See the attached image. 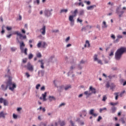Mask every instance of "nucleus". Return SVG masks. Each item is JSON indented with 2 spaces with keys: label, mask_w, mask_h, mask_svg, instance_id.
Instances as JSON below:
<instances>
[{
  "label": "nucleus",
  "mask_w": 126,
  "mask_h": 126,
  "mask_svg": "<svg viewBox=\"0 0 126 126\" xmlns=\"http://www.w3.org/2000/svg\"><path fill=\"white\" fill-rule=\"evenodd\" d=\"M85 2L87 3L88 5H89L91 3V2L90 1H85Z\"/></svg>",
  "instance_id": "5fc2aeb1"
},
{
  "label": "nucleus",
  "mask_w": 126,
  "mask_h": 126,
  "mask_svg": "<svg viewBox=\"0 0 126 126\" xmlns=\"http://www.w3.org/2000/svg\"><path fill=\"white\" fill-rule=\"evenodd\" d=\"M120 7H118L116 9V13L117 14H118L119 16H122L123 14H124L125 11L123 10H120Z\"/></svg>",
  "instance_id": "423d86ee"
},
{
  "label": "nucleus",
  "mask_w": 126,
  "mask_h": 126,
  "mask_svg": "<svg viewBox=\"0 0 126 126\" xmlns=\"http://www.w3.org/2000/svg\"><path fill=\"white\" fill-rule=\"evenodd\" d=\"M34 3H36L37 5L40 4V0H36L34 1Z\"/></svg>",
  "instance_id": "c9c22d12"
},
{
  "label": "nucleus",
  "mask_w": 126,
  "mask_h": 126,
  "mask_svg": "<svg viewBox=\"0 0 126 126\" xmlns=\"http://www.w3.org/2000/svg\"><path fill=\"white\" fill-rule=\"evenodd\" d=\"M40 32L42 35H45L46 34V26H43V27L40 30Z\"/></svg>",
  "instance_id": "1a4fd4ad"
},
{
  "label": "nucleus",
  "mask_w": 126,
  "mask_h": 126,
  "mask_svg": "<svg viewBox=\"0 0 126 126\" xmlns=\"http://www.w3.org/2000/svg\"><path fill=\"white\" fill-rule=\"evenodd\" d=\"M77 21H78V22H80V23H81V22H82L83 21L81 19L78 18Z\"/></svg>",
  "instance_id": "bf43d9fd"
},
{
  "label": "nucleus",
  "mask_w": 126,
  "mask_h": 126,
  "mask_svg": "<svg viewBox=\"0 0 126 126\" xmlns=\"http://www.w3.org/2000/svg\"><path fill=\"white\" fill-rule=\"evenodd\" d=\"M6 30H7L8 31H10V30H12V27H6Z\"/></svg>",
  "instance_id": "72a5a7b5"
},
{
  "label": "nucleus",
  "mask_w": 126,
  "mask_h": 126,
  "mask_svg": "<svg viewBox=\"0 0 126 126\" xmlns=\"http://www.w3.org/2000/svg\"><path fill=\"white\" fill-rule=\"evenodd\" d=\"M41 46H42V42H39L38 44H37V47L38 48H41Z\"/></svg>",
  "instance_id": "58836bf2"
},
{
  "label": "nucleus",
  "mask_w": 126,
  "mask_h": 126,
  "mask_svg": "<svg viewBox=\"0 0 126 126\" xmlns=\"http://www.w3.org/2000/svg\"><path fill=\"white\" fill-rule=\"evenodd\" d=\"M78 68L80 69V70H81L82 69V66L81 65H80V64H79L78 65Z\"/></svg>",
  "instance_id": "774afa93"
},
{
  "label": "nucleus",
  "mask_w": 126,
  "mask_h": 126,
  "mask_svg": "<svg viewBox=\"0 0 126 126\" xmlns=\"http://www.w3.org/2000/svg\"><path fill=\"white\" fill-rule=\"evenodd\" d=\"M0 103H3L4 106H7L8 104V101L2 97L0 98Z\"/></svg>",
  "instance_id": "0eeeda50"
},
{
  "label": "nucleus",
  "mask_w": 126,
  "mask_h": 126,
  "mask_svg": "<svg viewBox=\"0 0 126 126\" xmlns=\"http://www.w3.org/2000/svg\"><path fill=\"white\" fill-rule=\"evenodd\" d=\"M36 57L38 58H42V54H41V53H38L36 54Z\"/></svg>",
  "instance_id": "2f4dec72"
},
{
  "label": "nucleus",
  "mask_w": 126,
  "mask_h": 126,
  "mask_svg": "<svg viewBox=\"0 0 126 126\" xmlns=\"http://www.w3.org/2000/svg\"><path fill=\"white\" fill-rule=\"evenodd\" d=\"M38 63H41V68L42 69H44V62H43V60H39Z\"/></svg>",
  "instance_id": "f3484780"
},
{
  "label": "nucleus",
  "mask_w": 126,
  "mask_h": 126,
  "mask_svg": "<svg viewBox=\"0 0 126 126\" xmlns=\"http://www.w3.org/2000/svg\"><path fill=\"white\" fill-rule=\"evenodd\" d=\"M26 76H27V78L30 77V74L28 72L26 73Z\"/></svg>",
  "instance_id": "864d4df0"
},
{
  "label": "nucleus",
  "mask_w": 126,
  "mask_h": 126,
  "mask_svg": "<svg viewBox=\"0 0 126 126\" xmlns=\"http://www.w3.org/2000/svg\"><path fill=\"white\" fill-rule=\"evenodd\" d=\"M94 109H91L90 111V114L92 115L94 113Z\"/></svg>",
  "instance_id": "37998d69"
},
{
  "label": "nucleus",
  "mask_w": 126,
  "mask_h": 126,
  "mask_svg": "<svg viewBox=\"0 0 126 126\" xmlns=\"http://www.w3.org/2000/svg\"><path fill=\"white\" fill-rule=\"evenodd\" d=\"M126 53V48L121 47L118 49L115 53V59L117 61H119L122 56V55Z\"/></svg>",
  "instance_id": "f03ea898"
},
{
  "label": "nucleus",
  "mask_w": 126,
  "mask_h": 126,
  "mask_svg": "<svg viewBox=\"0 0 126 126\" xmlns=\"http://www.w3.org/2000/svg\"><path fill=\"white\" fill-rule=\"evenodd\" d=\"M69 39H70V37H69V36L67 37L66 38V39H65V42H66V43H67L68 41L69 40Z\"/></svg>",
  "instance_id": "6e6d98bb"
},
{
  "label": "nucleus",
  "mask_w": 126,
  "mask_h": 126,
  "mask_svg": "<svg viewBox=\"0 0 126 126\" xmlns=\"http://www.w3.org/2000/svg\"><path fill=\"white\" fill-rule=\"evenodd\" d=\"M7 115V113H4L3 111H1V112H0V118H3L4 119L5 118V116H6Z\"/></svg>",
  "instance_id": "4468645a"
},
{
  "label": "nucleus",
  "mask_w": 126,
  "mask_h": 126,
  "mask_svg": "<svg viewBox=\"0 0 126 126\" xmlns=\"http://www.w3.org/2000/svg\"><path fill=\"white\" fill-rule=\"evenodd\" d=\"M67 9H62L60 11V13H66L67 12Z\"/></svg>",
  "instance_id": "5701e85b"
},
{
  "label": "nucleus",
  "mask_w": 126,
  "mask_h": 126,
  "mask_svg": "<svg viewBox=\"0 0 126 126\" xmlns=\"http://www.w3.org/2000/svg\"><path fill=\"white\" fill-rule=\"evenodd\" d=\"M53 33H58L59 32L58 30H55L52 31Z\"/></svg>",
  "instance_id": "603ef678"
},
{
  "label": "nucleus",
  "mask_w": 126,
  "mask_h": 126,
  "mask_svg": "<svg viewBox=\"0 0 126 126\" xmlns=\"http://www.w3.org/2000/svg\"><path fill=\"white\" fill-rule=\"evenodd\" d=\"M108 27L105 21H103L102 24V28H107V27Z\"/></svg>",
  "instance_id": "412c9836"
},
{
  "label": "nucleus",
  "mask_w": 126,
  "mask_h": 126,
  "mask_svg": "<svg viewBox=\"0 0 126 126\" xmlns=\"http://www.w3.org/2000/svg\"><path fill=\"white\" fill-rule=\"evenodd\" d=\"M117 38H118V39H121V38H123V36L119 34V35H117Z\"/></svg>",
  "instance_id": "3c124183"
},
{
  "label": "nucleus",
  "mask_w": 126,
  "mask_h": 126,
  "mask_svg": "<svg viewBox=\"0 0 126 126\" xmlns=\"http://www.w3.org/2000/svg\"><path fill=\"white\" fill-rule=\"evenodd\" d=\"M28 49L27 48H25V50H23V53L26 55H27V51Z\"/></svg>",
  "instance_id": "79ce46f5"
},
{
  "label": "nucleus",
  "mask_w": 126,
  "mask_h": 126,
  "mask_svg": "<svg viewBox=\"0 0 126 126\" xmlns=\"http://www.w3.org/2000/svg\"><path fill=\"white\" fill-rule=\"evenodd\" d=\"M11 36H12V34H9V35H7L6 36V37H7L8 38H10V37H11Z\"/></svg>",
  "instance_id": "0e129e2a"
},
{
  "label": "nucleus",
  "mask_w": 126,
  "mask_h": 126,
  "mask_svg": "<svg viewBox=\"0 0 126 126\" xmlns=\"http://www.w3.org/2000/svg\"><path fill=\"white\" fill-rule=\"evenodd\" d=\"M6 86L4 85H1V88L2 90L6 91L8 88L9 90L11 91H14V89L16 88V85L15 83H13L12 78L9 77L8 80L6 82Z\"/></svg>",
  "instance_id": "f257e3e1"
},
{
  "label": "nucleus",
  "mask_w": 126,
  "mask_h": 126,
  "mask_svg": "<svg viewBox=\"0 0 126 126\" xmlns=\"http://www.w3.org/2000/svg\"><path fill=\"white\" fill-rule=\"evenodd\" d=\"M52 11H53V9H46L44 10V14L45 16H51L52 15Z\"/></svg>",
  "instance_id": "20e7f679"
},
{
  "label": "nucleus",
  "mask_w": 126,
  "mask_h": 126,
  "mask_svg": "<svg viewBox=\"0 0 126 126\" xmlns=\"http://www.w3.org/2000/svg\"><path fill=\"white\" fill-rule=\"evenodd\" d=\"M1 34H3L5 33V30H4V26L2 27V31L0 32Z\"/></svg>",
  "instance_id": "4c0bfd02"
},
{
  "label": "nucleus",
  "mask_w": 126,
  "mask_h": 126,
  "mask_svg": "<svg viewBox=\"0 0 126 126\" xmlns=\"http://www.w3.org/2000/svg\"><path fill=\"white\" fill-rule=\"evenodd\" d=\"M115 88V85L113 84L112 83L111 85H110V88L111 90H113V89H114Z\"/></svg>",
  "instance_id": "473e14b6"
},
{
  "label": "nucleus",
  "mask_w": 126,
  "mask_h": 126,
  "mask_svg": "<svg viewBox=\"0 0 126 126\" xmlns=\"http://www.w3.org/2000/svg\"><path fill=\"white\" fill-rule=\"evenodd\" d=\"M82 114L84 116V117H86V115H87V112H86V110H83L82 111Z\"/></svg>",
  "instance_id": "c756f323"
},
{
  "label": "nucleus",
  "mask_w": 126,
  "mask_h": 126,
  "mask_svg": "<svg viewBox=\"0 0 126 126\" xmlns=\"http://www.w3.org/2000/svg\"><path fill=\"white\" fill-rule=\"evenodd\" d=\"M11 50L12 52H15L17 50V48L15 47H11Z\"/></svg>",
  "instance_id": "e433bc0d"
},
{
  "label": "nucleus",
  "mask_w": 126,
  "mask_h": 126,
  "mask_svg": "<svg viewBox=\"0 0 126 126\" xmlns=\"http://www.w3.org/2000/svg\"><path fill=\"white\" fill-rule=\"evenodd\" d=\"M93 116L96 117L97 116L98 114L96 113H94L93 115H92Z\"/></svg>",
  "instance_id": "e2e57ef3"
},
{
  "label": "nucleus",
  "mask_w": 126,
  "mask_h": 126,
  "mask_svg": "<svg viewBox=\"0 0 126 126\" xmlns=\"http://www.w3.org/2000/svg\"><path fill=\"white\" fill-rule=\"evenodd\" d=\"M71 13H72V15H69V16H76L77 13H78V9H76L74 11H71Z\"/></svg>",
  "instance_id": "ddd939ff"
},
{
  "label": "nucleus",
  "mask_w": 126,
  "mask_h": 126,
  "mask_svg": "<svg viewBox=\"0 0 126 126\" xmlns=\"http://www.w3.org/2000/svg\"><path fill=\"white\" fill-rule=\"evenodd\" d=\"M119 94V93H118V92H116V93H114V95H115V99L116 100H118V97H119L118 94Z\"/></svg>",
  "instance_id": "c85d7f7f"
},
{
  "label": "nucleus",
  "mask_w": 126,
  "mask_h": 126,
  "mask_svg": "<svg viewBox=\"0 0 126 126\" xmlns=\"http://www.w3.org/2000/svg\"><path fill=\"white\" fill-rule=\"evenodd\" d=\"M32 58H33V55L32 54H30L29 55V59L31 60Z\"/></svg>",
  "instance_id": "f704fd0d"
},
{
  "label": "nucleus",
  "mask_w": 126,
  "mask_h": 126,
  "mask_svg": "<svg viewBox=\"0 0 126 126\" xmlns=\"http://www.w3.org/2000/svg\"><path fill=\"white\" fill-rule=\"evenodd\" d=\"M69 21H70V25L71 26H73L74 23V20H73V16H69Z\"/></svg>",
  "instance_id": "f8f14e48"
},
{
  "label": "nucleus",
  "mask_w": 126,
  "mask_h": 126,
  "mask_svg": "<svg viewBox=\"0 0 126 126\" xmlns=\"http://www.w3.org/2000/svg\"><path fill=\"white\" fill-rule=\"evenodd\" d=\"M118 104H119L118 102H110V105L113 106H116Z\"/></svg>",
  "instance_id": "a878e982"
},
{
  "label": "nucleus",
  "mask_w": 126,
  "mask_h": 126,
  "mask_svg": "<svg viewBox=\"0 0 126 126\" xmlns=\"http://www.w3.org/2000/svg\"><path fill=\"white\" fill-rule=\"evenodd\" d=\"M101 119H102V117L100 116H99L98 118L97 122H99Z\"/></svg>",
  "instance_id": "13d9d810"
},
{
  "label": "nucleus",
  "mask_w": 126,
  "mask_h": 126,
  "mask_svg": "<svg viewBox=\"0 0 126 126\" xmlns=\"http://www.w3.org/2000/svg\"><path fill=\"white\" fill-rule=\"evenodd\" d=\"M58 124H60L61 126H64L65 125V123L63 121H59Z\"/></svg>",
  "instance_id": "4be33fe9"
},
{
  "label": "nucleus",
  "mask_w": 126,
  "mask_h": 126,
  "mask_svg": "<svg viewBox=\"0 0 126 126\" xmlns=\"http://www.w3.org/2000/svg\"><path fill=\"white\" fill-rule=\"evenodd\" d=\"M114 56V51L111 50V53H110V54H109V56H110V57H112V56Z\"/></svg>",
  "instance_id": "c03bdc74"
},
{
  "label": "nucleus",
  "mask_w": 126,
  "mask_h": 126,
  "mask_svg": "<svg viewBox=\"0 0 126 126\" xmlns=\"http://www.w3.org/2000/svg\"><path fill=\"white\" fill-rule=\"evenodd\" d=\"M27 69L30 71H33V66L31 65L30 63H28L27 64Z\"/></svg>",
  "instance_id": "9d476101"
},
{
  "label": "nucleus",
  "mask_w": 126,
  "mask_h": 126,
  "mask_svg": "<svg viewBox=\"0 0 126 126\" xmlns=\"http://www.w3.org/2000/svg\"><path fill=\"white\" fill-rule=\"evenodd\" d=\"M92 28V26H87L86 27H83L81 31L83 32V31H86V30L91 29Z\"/></svg>",
  "instance_id": "9b49d317"
},
{
  "label": "nucleus",
  "mask_w": 126,
  "mask_h": 126,
  "mask_svg": "<svg viewBox=\"0 0 126 126\" xmlns=\"http://www.w3.org/2000/svg\"><path fill=\"white\" fill-rule=\"evenodd\" d=\"M42 98H43V101H47V98L46 97H47V92H45L44 94H42Z\"/></svg>",
  "instance_id": "2eb2a0df"
},
{
  "label": "nucleus",
  "mask_w": 126,
  "mask_h": 126,
  "mask_svg": "<svg viewBox=\"0 0 126 126\" xmlns=\"http://www.w3.org/2000/svg\"><path fill=\"white\" fill-rule=\"evenodd\" d=\"M70 123L71 125V126H74V124L73 123V122L71 120L70 121Z\"/></svg>",
  "instance_id": "69168bd1"
},
{
  "label": "nucleus",
  "mask_w": 126,
  "mask_h": 126,
  "mask_svg": "<svg viewBox=\"0 0 126 126\" xmlns=\"http://www.w3.org/2000/svg\"><path fill=\"white\" fill-rule=\"evenodd\" d=\"M14 33L17 35V36H19L20 37V39H22V38H23L24 39H27L26 35L23 36V34L21 32H19L18 31L15 32Z\"/></svg>",
  "instance_id": "39448f33"
},
{
  "label": "nucleus",
  "mask_w": 126,
  "mask_h": 126,
  "mask_svg": "<svg viewBox=\"0 0 126 126\" xmlns=\"http://www.w3.org/2000/svg\"><path fill=\"white\" fill-rule=\"evenodd\" d=\"M40 87H41V85L40 84H37L36 86V90H39V88H40Z\"/></svg>",
  "instance_id": "09e8293b"
},
{
  "label": "nucleus",
  "mask_w": 126,
  "mask_h": 126,
  "mask_svg": "<svg viewBox=\"0 0 126 126\" xmlns=\"http://www.w3.org/2000/svg\"><path fill=\"white\" fill-rule=\"evenodd\" d=\"M97 63H98V64H101V65H102V64H103L102 62V61H101V60H98L97 61Z\"/></svg>",
  "instance_id": "de8ad7c7"
},
{
  "label": "nucleus",
  "mask_w": 126,
  "mask_h": 126,
  "mask_svg": "<svg viewBox=\"0 0 126 126\" xmlns=\"http://www.w3.org/2000/svg\"><path fill=\"white\" fill-rule=\"evenodd\" d=\"M71 85H68L64 87V90H65V91H67L68 89H71Z\"/></svg>",
  "instance_id": "bb28decb"
},
{
  "label": "nucleus",
  "mask_w": 126,
  "mask_h": 126,
  "mask_svg": "<svg viewBox=\"0 0 126 126\" xmlns=\"http://www.w3.org/2000/svg\"><path fill=\"white\" fill-rule=\"evenodd\" d=\"M13 117L14 119H17L18 118V115H16L15 114H13Z\"/></svg>",
  "instance_id": "a18cd8bd"
},
{
  "label": "nucleus",
  "mask_w": 126,
  "mask_h": 126,
  "mask_svg": "<svg viewBox=\"0 0 126 126\" xmlns=\"http://www.w3.org/2000/svg\"><path fill=\"white\" fill-rule=\"evenodd\" d=\"M96 94V90L95 88H93L92 86H90L89 88V91H85L84 92V94L86 95V98L89 97L90 96L92 95L93 94Z\"/></svg>",
  "instance_id": "7ed1b4c3"
},
{
  "label": "nucleus",
  "mask_w": 126,
  "mask_h": 126,
  "mask_svg": "<svg viewBox=\"0 0 126 126\" xmlns=\"http://www.w3.org/2000/svg\"><path fill=\"white\" fill-rule=\"evenodd\" d=\"M45 90H46V88H45V86H42L41 88H40V90L41 91H45Z\"/></svg>",
  "instance_id": "8fccbe9b"
},
{
  "label": "nucleus",
  "mask_w": 126,
  "mask_h": 126,
  "mask_svg": "<svg viewBox=\"0 0 126 126\" xmlns=\"http://www.w3.org/2000/svg\"><path fill=\"white\" fill-rule=\"evenodd\" d=\"M49 99L50 102H52L53 100H56V97L54 96L50 95L49 96Z\"/></svg>",
  "instance_id": "a211bd4d"
},
{
  "label": "nucleus",
  "mask_w": 126,
  "mask_h": 126,
  "mask_svg": "<svg viewBox=\"0 0 126 126\" xmlns=\"http://www.w3.org/2000/svg\"><path fill=\"white\" fill-rule=\"evenodd\" d=\"M87 46H88V47H90V44L88 40L86 41V44L84 45V47L86 48Z\"/></svg>",
  "instance_id": "b1692460"
},
{
  "label": "nucleus",
  "mask_w": 126,
  "mask_h": 126,
  "mask_svg": "<svg viewBox=\"0 0 126 126\" xmlns=\"http://www.w3.org/2000/svg\"><path fill=\"white\" fill-rule=\"evenodd\" d=\"M126 93L125 91H123V92H122L120 94V96L121 97H123V94Z\"/></svg>",
  "instance_id": "ea45409f"
},
{
  "label": "nucleus",
  "mask_w": 126,
  "mask_h": 126,
  "mask_svg": "<svg viewBox=\"0 0 126 126\" xmlns=\"http://www.w3.org/2000/svg\"><path fill=\"white\" fill-rule=\"evenodd\" d=\"M78 14H79V16H81L82 15H84V10H83V9L80 10V11H79Z\"/></svg>",
  "instance_id": "6ab92c4d"
},
{
  "label": "nucleus",
  "mask_w": 126,
  "mask_h": 126,
  "mask_svg": "<svg viewBox=\"0 0 126 126\" xmlns=\"http://www.w3.org/2000/svg\"><path fill=\"white\" fill-rule=\"evenodd\" d=\"M98 60V58H97V55L96 54H95L94 56V62H97Z\"/></svg>",
  "instance_id": "cd10ccee"
},
{
  "label": "nucleus",
  "mask_w": 126,
  "mask_h": 126,
  "mask_svg": "<svg viewBox=\"0 0 126 126\" xmlns=\"http://www.w3.org/2000/svg\"><path fill=\"white\" fill-rule=\"evenodd\" d=\"M106 87L107 88H109V87H110V84L108 82L107 83V84L106 85Z\"/></svg>",
  "instance_id": "4d7b16f0"
},
{
  "label": "nucleus",
  "mask_w": 126,
  "mask_h": 126,
  "mask_svg": "<svg viewBox=\"0 0 126 126\" xmlns=\"http://www.w3.org/2000/svg\"><path fill=\"white\" fill-rule=\"evenodd\" d=\"M22 33H23V34H25L26 31L24 29L22 30Z\"/></svg>",
  "instance_id": "338daca9"
},
{
  "label": "nucleus",
  "mask_w": 126,
  "mask_h": 126,
  "mask_svg": "<svg viewBox=\"0 0 126 126\" xmlns=\"http://www.w3.org/2000/svg\"><path fill=\"white\" fill-rule=\"evenodd\" d=\"M111 37L113 39H115V35H114V34H112Z\"/></svg>",
  "instance_id": "052dcab7"
},
{
  "label": "nucleus",
  "mask_w": 126,
  "mask_h": 126,
  "mask_svg": "<svg viewBox=\"0 0 126 126\" xmlns=\"http://www.w3.org/2000/svg\"><path fill=\"white\" fill-rule=\"evenodd\" d=\"M20 50L21 51V52L22 53H24V47L26 46V45L25 44L24 42H20Z\"/></svg>",
  "instance_id": "6e6552de"
},
{
  "label": "nucleus",
  "mask_w": 126,
  "mask_h": 126,
  "mask_svg": "<svg viewBox=\"0 0 126 126\" xmlns=\"http://www.w3.org/2000/svg\"><path fill=\"white\" fill-rule=\"evenodd\" d=\"M117 110V108L115 107H112L111 108V112L112 113L114 114L116 112V111Z\"/></svg>",
  "instance_id": "393cba45"
},
{
  "label": "nucleus",
  "mask_w": 126,
  "mask_h": 126,
  "mask_svg": "<svg viewBox=\"0 0 126 126\" xmlns=\"http://www.w3.org/2000/svg\"><path fill=\"white\" fill-rule=\"evenodd\" d=\"M104 110L106 111V110H107V108H106V107H104V108H100V109H99V112H100V113H101L103 111H104Z\"/></svg>",
  "instance_id": "7c9ffc66"
},
{
  "label": "nucleus",
  "mask_w": 126,
  "mask_h": 126,
  "mask_svg": "<svg viewBox=\"0 0 126 126\" xmlns=\"http://www.w3.org/2000/svg\"><path fill=\"white\" fill-rule=\"evenodd\" d=\"M48 46L47 43L45 42H43L41 43V47L43 48H46V47Z\"/></svg>",
  "instance_id": "aec40b11"
},
{
  "label": "nucleus",
  "mask_w": 126,
  "mask_h": 126,
  "mask_svg": "<svg viewBox=\"0 0 126 126\" xmlns=\"http://www.w3.org/2000/svg\"><path fill=\"white\" fill-rule=\"evenodd\" d=\"M79 5H81L83 7L84 6V4L82 2H80L79 3Z\"/></svg>",
  "instance_id": "680f3d73"
},
{
  "label": "nucleus",
  "mask_w": 126,
  "mask_h": 126,
  "mask_svg": "<svg viewBox=\"0 0 126 126\" xmlns=\"http://www.w3.org/2000/svg\"><path fill=\"white\" fill-rule=\"evenodd\" d=\"M107 97L106 96V95H103V99H102V101H106V100L107 99Z\"/></svg>",
  "instance_id": "a19ab883"
},
{
  "label": "nucleus",
  "mask_w": 126,
  "mask_h": 126,
  "mask_svg": "<svg viewBox=\"0 0 126 126\" xmlns=\"http://www.w3.org/2000/svg\"><path fill=\"white\" fill-rule=\"evenodd\" d=\"M64 105H65V103H61V104H60L59 107V108H61V107H63V106H64Z\"/></svg>",
  "instance_id": "49530a36"
},
{
  "label": "nucleus",
  "mask_w": 126,
  "mask_h": 126,
  "mask_svg": "<svg viewBox=\"0 0 126 126\" xmlns=\"http://www.w3.org/2000/svg\"><path fill=\"white\" fill-rule=\"evenodd\" d=\"M94 7H96V5H93L91 6H88L87 7V10H92Z\"/></svg>",
  "instance_id": "dca6fc26"
}]
</instances>
